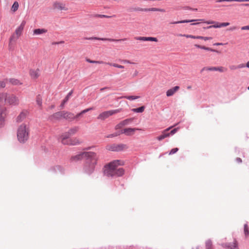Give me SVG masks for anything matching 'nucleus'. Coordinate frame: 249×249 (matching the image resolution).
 <instances>
[{
    "label": "nucleus",
    "instance_id": "nucleus-1",
    "mask_svg": "<svg viewBox=\"0 0 249 249\" xmlns=\"http://www.w3.org/2000/svg\"><path fill=\"white\" fill-rule=\"evenodd\" d=\"M83 159H86L84 165V170L89 171L94 170L99 160L98 156L95 152L91 151L80 152L75 155L71 156L70 161L71 162H76Z\"/></svg>",
    "mask_w": 249,
    "mask_h": 249
},
{
    "label": "nucleus",
    "instance_id": "nucleus-2",
    "mask_svg": "<svg viewBox=\"0 0 249 249\" xmlns=\"http://www.w3.org/2000/svg\"><path fill=\"white\" fill-rule=\"evenodd\" d=\"M0 104L8 106H18L20 104V99L16 94L8 92L0 93Z\"/></svg>",
    "mask_w": 249,
    "mask_h": 249
},
{
    "label": "nucleus",
    "instance_id": "nucleus-3",
    "mask_svg": "<svg viewBox=\"0 0 249 249\" xmlns=\"http://www.w3.org/2000/svg\"><path fill=\"white\" fill-rule=\"evenodd\" d=\"M30 127L25 124H22L18 128L17 131V138L18 142L24 143L26 142L30 135Z\"/></svg>",
    "mask_w": 249,
    "mask_h": 249
},
{
    "label": "nucleus",
    "instance_id": "nucleus-4",
    "mask_svg": "<svg viewBox=\"0 0 249 249\" xmlns=\"http://www.w3.org/2000/svg\"><path fill=\"white\" fill-rule=\"evenodd\" d=\"M124 161L122 160H114L107 164H106L104 167V171L115 170L119 166L124 165Z\"/></svg>",
    "mask_w": 249,
    "mask_h": 249
},
{
    "label": "nucleus",
    "instance_id": "nucleus-5",
    "mask_svg": "<svg viewBox=\"0 0 249 249\" xmlns=\"http://www.w3.org/2000/svg\"><path fill=\"white\" fill-rule=\"evenodd\" d=\"M25 21H23L20 25L16 29L15 33L10 38V43L16 41L22 35V31L25 25Z\"/></svg>",
    "mask_w": 249,
    "mask_h": 249
},
{
    "label": "nucleus",
    "instance_id": "nucleus-6",
    "mask_svg": "<svg viewBox=\"0 0 249 249\" xmlns=\"http://www.w3.org/2000/svg\"><path fill=\"white\" fill-rule=\"evenodd\" d=\"M121 111V109H117L114 110H110L108 111H104L101 113L97 117V119L99 120H104L109 117L118 113Z\"/></svg>",
    "mask_w": 249,
    "mask_h": 249
},
{
    "label": "nucleus",
    "instance_id": "nucleus-7",
    "mask_svg": "<svg viewBox=\"0 0 249 249\" xmlns=\"http://www.w3.org/2000/svg\"><path fill=\"white\" fill-rule=\"evenodd\" d=\"M52 8L53 10L57 11H68L69 8L66 3L60 1H55L52 4Z\"/></svg>",
    "mask_w": 249,
    "mask_h": 249
},
{
    "label": "nucleus",
    "instance_id": "nucleus-8",
    "mask_svg": "<svg viewBox=\"0 0 249 249\" xmlns=\"http://www.w3.org/2000/svg\"><path fill=\"white\" fill-rule=\"evenodd\" d=\"M81 140L76 137L69 138L66 142H63V144L65 145H76L81 143Z\"/></svg>",
    "mask_w": 249,
    "mask_h": 249
},
{
    "label": "nucleus",
    "instance_id": "nucleus-9",
    "mask_svg": "<svg viewBox=\"0 0 249 249\" xmlns=\"http://www.w3.org/2000/svg\"><path fill=\"white\" fill-rule=\"evenodd\" d=\"M85 39H88V40H103V41H108L110 42H114V41L119 42V41H124V40H126V38L115 39L108 38H99V37H86Z\"/></svg>",
    "mask_w": 249,
    "mask_h": 249
},
{
    "label": "nucleus",
    "instance_id": "nucleus-10",
    "mask_svg": "<svg viewBox=\"0 0 249 249\" xmlns=\"http://www.w3.org/2000/svg\"><path fill=\"white\" fill-rule=\"evenodd\" d=\"M222 247L227 249H235L238 247V243L235 239H233L232 243H223L221 244Z\"/></svg>",
    "mask_w": 249,
    "mask_h": 249
},
{
    "label": "nucleus",
    "instance_id": "nucleus-11",
    "mask_svg": "<svg viewBox=\"0 0 249 249\" xmlns=\"http://www.w3.org/2000/svg\"><path fill=\"white\" fill-rule=\"evenodd\" d=\"M141 129L138 128H126L122 130L120 134H124L126 136H132L136 130H140Z\"/></svg>",
    "mask_w": 249,
    "mask_h": 249
},
{
    "label": "nucleus",
    "instance_id": "nucleus-12",
    "mask_svg": "<svg viewBox=\"0 0 249 249\" xmlns=\"http://www.w3.org/2000/svg\"><path fill=\"white\" fill-rule=\"evenodd\" d=\"M173 126H170L166 128V129L163 130L161 132V134L160 136L157 137V139L158 141H160L167 137H169L170 136V133H168V131Z\"/></svg>",
    "mask_w": 249,
    "mask_h": 249
},
{
    "label": "nucleus",
    "instance_id": "nucleus-13",
    "mask_svg": "<svg viewBox=\"0 0 249 249\" xmlns=\"http://www.w3.org/2000/svg\"><path fill=\"white\" fill-rule=\"evenodd\" d=\"M134 11H159L161 12H164L165 10L163 9H160V8H149V9H143L141 8H136L134 9Z\"/></svg>",
    "mask_w": 249,
    "mask_h": 249
},
{
    "label": "nucleus",
    "instance_id": "nucleus-14",
    "mask_svg": "<svg viewBox=\"0 0 249 249\" xmlns=\"http://www.w3.org/2000/svg\"><path fill=\"white\" fill-rule=\"evenodd\" d=\"M137 40L141 41H155L158 42V40L156 37H144V36H138L135 38Z\"/></svg>",
    "mask_w": 249,
    "mask_h": 249
},
{
    "label": "nucleus",
    "instance_id": "nucleus-15",
    "mask_svg": "<svg viewBox=\"0 0 249 249\" xmlns=\"http://www.w3.org/2000/svg\"><path fill=\"white\" fill-rule=\"evenodd\" d=\"M179 88H180L179 86H175L173 88L168 89L166 91V96L169 97L173 95L177 91L179 90Z\"/></svg>",
    "mask_w": 249,
    "mask_h": 249
},
{
    "label": "nucleus",
    "instance_id": "nucleus-16",
    "mask_svg": "<svg viewBox=\"0 0 249 249\" xmlns=\"http://www.w3.org/2000/svg\"><path fill=\"white\" fill-rule=\"evenodd\" d=\"M29 73L32 79H36L39 76V69L31 70Z\"/></svg>",
    "mask_w": 249,
    "mask_h": 249
},
{
    "label": "nucleus",
    "instance_id": "nucleus-17",
    "mask_svg": "<svg viewBox=\"0 0 249 249\" xmlns=\"http://www.w3.org/2000/svg\"><path fill=\"white\" fill-rule=\"evenodd\" d=\"M62 117L71 120L74 119V115L73 113L69 112L62 111Z\"/></svg>",
    "mask_w": 249,
    "mask_h": 249
},
{
    "label": "nucleus",
    "instance_id": "nucleus-18",
    "mask_svg": "<svg viewBox=\"0 0 249 249\" xmlns=\"http://www.w3.org/2000/svg\"><path fill=\"white\" fill-rule=\"evenodd\" d=\"M128 148V146L124 143L116 144V152L125 150Z\"/></svg>",
    "mask_w": 249,
    "mask_h": 249
},
{
    "label": "nucleus",
    "instance_id": "nucleus-19",
    "mask_svg": "<svg viewBox=\"0 0 249 249\" xmlns=\"http://www.w3.org/2000/svg\"><path fill=\"white\" fill-rule=\"evenodd\" d=\"M5 107H0V119L5 120L7 115Z\"/></svg>",
    "mask_w": 249,
    "mask_h": 249
},
{
    "label": "nucleus",
    "instance_id": "nucleus-20",
    "mask_svg": "<svg viewBox=\"0 0 249 249\" xmlns=\"http://www.w3.org/2000/svg\"><path fill=\"white\" fill-rule=\"evenodd\" d=\"M203 20H204L203 19H196V20H195V19L183 20H180V21L172 22L170 23L175 24H179V23H188V22H193L194 21H200L201 22H203Z\"/></svg>",
    "mask_w": 249,
    "mask_h": 249
},
{
    "label": "nucleus",
    "instance_id": "nucleus-21",
    "mask_svg": "<svg viewBox=\"0 0 249 249\" xmlns=\"http://www.w3.org/2000/svg\"><path fill=\"white\" fill-rule=\"evenodd\" d=\"M195 46L197 48H200V49H203V50H207V51H210L213 52L220 53V52L217 50L213 49L211 48L205 47L204 46H201V45H199L198 44H195Z\"/></svg>",
    "mask_w": 249,
    "mask_h": 249
},
{
    "label": "nucleus",
    "instance_id": "nucleus-22",
    "mask_svg": "<svg viewBox=\"0 0 249 249\" xmlns=\"http://www.w3.org/2000/svg\"><path fill=\"white\" fill-rule=\"evenodd\" d=\"M47 32V30L42 28V29H36L33 31L34 34L36 35H39L45 34Z\"/></svg>",
    "mask_w": 249,
    "mask_h": 249
},
{
    "label": "nucleus",
    "instance_id": "nucleus-23",
    "mask_svg": "<svg viewBox=\"0 0 249 249\" xmlns=\"http://www.w3.org/2000/svg\"><path fill=\"white\" fill-rule=\"evenodd\" d=\"M26 115H27L26 112L22 111L17 117V122H21L25 118Z\"/></svg>",
    "mask_w": 249,
    "mask_h": 249
},
{
    "label": "nucleus",
    "instance_id": "nucleus-24",
    "mask_svg": "<svg viewBox=\"0 0 249 249\" xmlns=\"http://www.w3.org/2000/svg\"><path fill=\"white\" fill-rule=\"evenodd\" d=\"M105 176L109 177H114L117 175V176H121L123 175L122 172H104Z\"/></svg>",
    "mask_w": 249,
    "mask_h": 249
},
{
    "label": "nucleus",
    "instance_id": "nucleus-25",
    "mask_svg": "<svg viewBox=\"0 0 249 249\" xmlns=\"http://www.w3.org/2000/svg\"><path fill=\"white\" fill-rule=\"evenodd\" d=\"M70 136L71 135L68 132L62 134L60 137L61 142L63 144V142H66L69 138H70Z\"/></svg>",
    "mask_w": 249,
    "mask_h": 249
},
{
    "label": "nucleus",
    "instance_id": "nucleus-26",
    "mask_svg": "<svg viewBox=\"0 0 249 249\" xmlns=\"http://www.w3.org/2000/svg\"><path fill=\"white\" fill-rule=\"evenodd\" d=\"M106 149L111 151H116V144L113 143L106 146Z\"/></svg>",
    "mask_w": 249,
    "mask_h": 249
},
{
    "label": "nucleus",
    "instance_id": "nucleus-27",
    "mask_svg": "<svg viewBox=\"0 0 249 249\" xmlns=\"http://www.w3.org/2000/svg\"><path fill=\"white\" fill-rule=\"evenodd\" d=\"M62 115H63V114H62V112H56L54 114H53L51 117V119L52 120H53L54 119H60L61 117H62Z\"/></svg>",
    "mask_w": 249,
    "mask_h": 249
},
{
    "label": "nucleus",
    "instance_id": "nucleus-28",
    "mask_svg": "<svg viewBox=\"0 0 249 249\" xmlns=\"http://www.w3.org/2000/svg\"><path fill=\"white\" fill-rule=\"evenodd\" d=\"M230 25V23L229 22H223L219 23V26H210L207 27H206L207 29H209L211 28H221L222 27H226ZM205 29V28H204Z\"/></svg>",
    "mask_w": 249,
    "mask_h": 249
},
{
    "label": "nucleus",
    "instance_id": "nucleus-29",
    "mask_svg": "<svg viewBox=\"0 0 249 249\" xmlns=\"http://www.w3.org/2000/svg\"><path fill=\"white\" fill-rule=\"evenodd\" d=\"M206 249H214L212 241L208 240L205 242Z\"/></svg>",
    "mask_w": 249,
    "mask_h": 249
},
{
    "label": "nucleus",
    "instance_id": "nucleus-30",
    "mask_svg": "<svg viewBox=\"0 0 249 249\" xmlns=\"http://www.w3.org/2000/svg\"><path fill=\"white\" fill-rule=\"evenodd\" d=\"M145 109L144 106H142L138 108H133L132 109V111L134 112H137V113H142L144 111Z\"/></svg>",
    "mask_w": 249,
    "mask_h": 249
},
{
    "label": "nucleus",
    "instance_id": "nucleus-31",
    "mask_svg": "<svg viewBox=\"0 0 249 249\" xmlns=\"http://www.w3.org/2000/svg\"><path fill=\"white\" fill-rule=\"evenodd\" d=\"M132 121H133V119L129 118V119H125L124 120L121 121V123H122V125L124 126L128 125L129 124L131 123Z\"/></svg>",
    "mask_w": 249,
    "mask_h": 249
},
{
    "label": "nucleus",
    "instance_id": "nucleus-32",
    "mask_svg": "<svg viewBox=\"0 0 249 249\" xmlns=\"http://www.w3.org/2000/svg\"><path fill=\"white\" fill-rule=\"evenodd\" d=\"M106 64H107V65H108L111 66H113L114 67L117 68L119 69H124V66L118 64L117 63H111L107 62V63H106Z\"/></svg>",
    "mask_w": 249,
    "mask_h": 249
},
{
    "label": "nucleus",
    "instance_id": "nucleus-33",
    "mask_svg": "<svg viewBox=\"0 0 249 249\" xmlns=\"http://www.w3.org/2000/svg\"><path fill=\"white\" fill-rule=\"evenodd\" d=\"M217 2H221L224 1H237V2H245L249 1V0H217L216 1Z\"/></svg>",
    "mask_w": 249,
    "mask_h": 249
},
{
    "label": "nucleus",
    "instance_id": "nucleus-34",
    "mask_svg": "<svg viewBox=\"0 0 249 249\" xmlns=\"http://www.w3.org/2000/svg\"><path fill=\"white\" fill-rule=\"evenodd\" d=\"M19 7L18 3L17 1H15L12 6L11 10L14 12L18 10Z\"/></svg>",
    "mask_w": 249,
    "mask_h": 249
},
{
    "label": "nucleus",
    "instance_id": "nucleus-35",
    "mask_svg": "<svg viewBox=\"0 0 249 249\" xmlns=\"http://www.w3.org/2000/svg\"><path fill=\"white\" fill-rule=\"evenodd\" d=\"M216 67H207L203 68L201 71H215Z\"/></svg>",
    "mask_w": 249,
    "mask_h": 249
},
{
    "label": "nucleus",
    "instance_id": "nucleus-36",
    "mask_svg": "<svg viewBox=\"0 0 249 249\" xmlns=\"http://www.w3.org/2000/svg\"><path fill=\"white\" fill-rule=\"evenodd\" d=\"M86 61L90 63H96V64H106V63H107V62H104V61H102L91 60L89 59H87Z\"/></svg>",
    "mask_w": 249,
    "mask_h": 249
},
{
    "label": "nucleus",
    "instance_id": "nucleus-37",
    "mask_svg": "<svg viewBox=\"0 0 249 249\" xmlns=\"http://www.w3.org/2000/svg\"><path fill=\"white\" fill-rule=\"evenodd\" d=\"M244 234L246 237H247L249 235V228L248 227V225L246 224L244 225Z\"/></svg>",
    "mask_w": 249,
    "mask_h": 249
},
{
    "label": "nucleus",
    "instance_id": "nucleus-38",
    "mask_svg": "<svg viewBox=\"0 0 249 249\" xmlns=\"http://www.w3.org/2000/svg\"><path fill=\"white\" fill-rule=\"evenodd\" d=\"M177 36H184V37H185L186 38H191L196 39V36H193V35H191L178 34L177 35Z\"/></svg>",
    "mask_w": 249,
    "mask_h": 249
},
{
    "label": "nucleus",
    "instance_id": "nucleus-39",
    "mask_svg": "<svg viewBox=\"0 0 249 249\" xmlns=\"http://www.w3.org/2000/svg\"><path fill=\"white\" fill-rule=\"evenodd\" d=\"M78 130V127H74L71 129H70L68 131L69 133H70V135H72L76 133Z\"/></svg>",
    "mask_w": 249,
    "mask_h": 249
},
{
    "label": "nucleus",
    "instance_id": "nucleus-40",
    "mask_svg": "<svg viewBox=\"0 0 249 249\" xmlns=\"http://www.w3.org/2000/svg\"><path fill=\"white\" fill-rule=\"evenodd\" d=\"M227 69L223 67L220 66V67H216V70L215 71H218L221 72H223L226 71Z\"/></svg>",
    "mask_w": 249,
    "mask_h": 249
},
{
    "label": "nucleus",
    "instance_id": "nucleus-41",
    "mask_svg": "<svg viewBox=\"0 0 249 249\" xmlns=\"http://www.w3.org/2000/svg\"><path fill=\"white\" fill-rule=\"evenodd\" d=\"M244 67H245V66L244 64H240L237 66H231L230 67V68L231 70H235L236 69L242 68H244Z\"/></svg>",
    "mask_w": 249,
    "mask_h": 249
},
{
    "label": "nucleus",
    "instance_id": "nucleus-42",
    "mask_svg": "<svg viewBox=\"0 0 249 249\" xmlns=\"http://www.w3.org/2000/svg\"><path fill=\"white\" fill-rule=\"evenodd\" d=\"M124 98L128 100H135L140 98V97L139 96H125Z\"/></svg>",
    "mask_w": 249,
    "mask_h": 249
},
{
    "label": "nucleus",
    "instance_id": "nucleus-43",
    "mask_svg": "<svg viewBox=\"0 0 249 249\" xmlns=\"http://www.w3.org/2000/svg\"><path fill=\"white\" fill-rule=\"evenodd\" d=\"M10 81L13 85H17L18 84H21L19 81L17 79H12Z\"/></svg>",
    "mask_w": 249,
    "mask_h": 249
},
{
    "label": "nucleus",
    "instance_id": "nucleus-44",
    "mask_svg": "<svg viewBox=\"0 0 249 249\" xmlns=\"http://www.w3.org/2000/svg\"><path fill=\"white\" fill-rule=\"evenodd\" d=\"M178 151V148H173L171 150V151L169 153V155H171L174 154L176 153Z\"/></svg>",
    "mask_w": 249,
    "mask_h": 249
},
{
    "label": "nucleus",
    "instance_id": "nucleus-45",
    "mask_svg": "<svg viewBox=\"0 0 249 249\" xmlns=\"http://www.w3.org/2000/svg\"><path fill=\"white\" fill-rule=\"evenodd\" d=\"M120 134V133H114V134H109V135H107L106 137L107 138L115 137H116V136L119 135Z\"/></svg>",
    "mask_w": 249,
    "mask_h": 249
},
{
    "label": "nucleus",
    "instance_id": "nucleus-46",
    "mask_svg": "<svg viewBox=\"0 0 249 249\" xmlns=\"http://www.w3.org/2000/svg\"><path fill=\"white\" fill-rule=\"evenodd\" d=\"M36 103H37V105H39V106H41V104H42L41 99L39 97H37Z\"/></svg>",
    "mask_w": 249,
    "mask_h": 249
},
{
    "label": "nucleus",
    "instance_id": "nucleus-47",
    "mask_svg": "<svg viewBox=\"0 0 249 249\" xmlns=\"http://www.w3.org/2000/svg\"><path fill=\"white\" fill-rule=\"evenodd\" d=\"M122 127H123V125H122V123L121 122L115 126V128L116 130H117L122 128Z\"/></svg>",
    "mask_w": 249,
    "mask_h": 249
},
{
    "label": "nucleus",
    "instance_id": "nucleus-48",
    "mask_svg": "<svg viewBox=\"0 0 249 249\" xmlns=\"http://www.w3.org/2000/svg\"><path fill=\"white\" fill-rule=\"evenodd\" d=\"M93 108L92 107H90V108H87L86 109H84L83 110H82L81 112L82 114L89 111V110H92Z\"/></svg>",
    "mask_w": 249,
    "mask_h": 249
},
{
    "label": "nucleus",
    "instance_id": "nucleus-49",
    "mask_svg": "<svg viewBox=\"0 0 249 249\" xmlns=\"http://www.w3.org/2000/svg\"><path fill=\"white\" fill-rule=\"evenodd\" d=\"M178 128H174V129H173L171 131V132L169 133H170V135H174V134H175L178 130Z\"/></svg>",
    "mask_w": 249,
    "mask_h": 249
},
{
    "label": "nucleus",
    "instance_id": "nucleus-50",
    "mask_svg": "<svg viewBox=\"0 0 249 249\" xmlns=\"http://www.w3.org/2000/svg\"><path fill=\"white\" fill-rule=\"evenodd\" d=\"M6 86V84L4 81H0V89L3 88Z\"/></svg>",
    "mask_w": 249,
    "mask_h": 249
},
{
    "label": "nucleus",
    "instance_id": "nucleus-51",
    "mask_svg": "<svg viewBox=\"0 0 249 249\" xmlns=\"http://www.w3.org/2000/svg\"><path fill=\"white\" fill-rule=\"evenodd\" d=\"M5 120L0 119V128L2 127L4 125Z\"/></svg>",
    "mask_w": 249,
    "mask_h": 249
},
{
    "label": "nucleus",
    "instance_id": "nucleus-52",
    "mask_svg": "<svg viewBox=\"0 0 249 249\" xmlns=\"http://www.w3.org/2000/svg\"><path fill=\"white\" fill-rule=\"evenodd\" d=\"M241 30H249V25H247L245 26H243L241 27Z\"/></svg>",
    "mask_w": 249,
    "mask_h": 249
},
{
    "label": "nucleus",
    "instance_id": "nucleus-53",
    "mask_svg": "<svg viewBox=\"0 0 249 249\" xmlns=\"http://www.w3.org/2000/svg\"><path fill=\"white\" fill-rule=\"evenodd\" d=\"M184 9H186V10H195V11H197V9L196 8V9H193L192 8H191L189 6H186V7H184L183 8Z\"/></svg>",
    "mask_w": 249,
    "mask_h": 249
},
{
    "label": "nucleus",
    "instance_id": "nucleus-54",
    "mask_svg": "<svg viewBox=\"0 0 249 249\" xmlns=\"http://www.w3.org/2000/svg\"><path fill=\"white\" fill-rule=\"evenodd\" d=\"M122 61L124 63L130 64H134L133 62H132L130 60H126V59L125 60H123Z\"/></svg>",
    "mask_w": 249,
    "mask_h": 249
},
{
    "label": "nucleus",
    "instance_id": "nucleus-55",
    "mask_svg": "<svg viewBox=\"0 0 249 249\" xmlns=\"http://www.w3.org/2000/svg\"><path fill=\"white\" fill-rule=\"evenodd\" d=\"M139 71L137 70H135L134 73L133 74V77H135L138 76Z\"/></svg>",
    "mask_w": 249,
    "mask_h": 249
},
{
    "label": "nucleus",
    "instance_id": "nucleus-56",
    "mask_svg": "<svg viewBox=\"0 0 249 249\" xmlns=\"http://www.w3.org/2000/svg\"><path fill=\"white\" fill-rule=\"evenodd\" d=\"M69 99L70 98L66 96V97L65 98V99L63 100V103H66L68 102V101L69 100Z\"/></svg>",
    "mask_w": 249,
    "mask_h": 249
},
{
    "label": "nucleus",
    "instance_id": "nucleus-57",
    "mask_svg": "<svg viewBox=\"0 0 249 249\" xmlns=\"http://www.w3.org/2000/svg\"><path fill=\"white\" fill-rule=\"evenodd\" d=\"M236 161H237V163H241L242 162V160L241 158H237L236 159Z\"/></svg>",
    "mask_w": 249,
    "mask_h": 249
},
{
    "label": "nucleus",
    "instance_id": "nucleus-58",
    "mask_svg": "<svg viewBox=\"0 0 249 249\" xmlns=\"http://www.w3.org/2000/svg\"><path fill=\"white\" fill-rule=\"evenodd\" d=\"M98 16L99 17H100V18H103V17H104V18H109L110 17L109 16H107L104 15H99Z\"/></svg>",
    "mask_w": 249,
    "mask_h": 249
},
{
    "label": "nucleus",
    "instance_id": "nucleus-59",
    "mask_svg": "<svg viewBox=\"0 0 249 249\" xmlns=\"http://www.w3.org/2000/svg\"><path fill=\"white\" fill-rule=\"evenodd\" d=\"M212 39V38L209 37H204V36L202 37V39H203L204 40H209V39Z\"/></svg>",
    "mask_w": 249,
    "mask_h": 249
},
{
    "label": "nucleus",
    "instance_id": "nucleus-60",
    "mask_svg": "<svg viewBox=\"0 0 249 249\" xmlns=\"http://www.w3.org/2000/svg\"><path fill=\"white\" fill-rule=\"evenodd\" d=\"M82 114L80 112V113H78L76 116H74V119L79 117Z\"/></svg>",
    "mask_w": 249,
    "mask_h": 249
},
{
    "label": "nucleus",
    "instance_id": "nucleus-61",
    "mask_svg": "<svg viewBox=\"0 0 249 249\" xmlns=\"http://www.w3.org/2000/svg\"><path fill=\"white\" fill-rule=\"evenodd\" d=\"M72 94V91H71L68 94V95H67V97H68L69 98H70V97L71 96Z\"/></svg>",
    "mask_w": 249,
    "mask_h": 249
},
{
    "label": "nucleus",
    "instance_id": "nucleus-62",
    "mask_svg": "<svg viewBox=\"0 0 249 249\" xmlns=\"http://www.w3.org/2000/svg\"><path fill=\"white\" fill-rule=\"evenodd\" d=\"M206 23H207L208 24H213V23H215L214 21H206L205 22Z\"/></svg>",
    "mask_w": 249,
    "mask_h": 249
},
{
    "label": "nucleus",
    "instance_id": "nucleus-63",
    "mask_svg": "<svg viewBox=\"0 0 249 249\" xmlns=\"http://www.w3.org/2000/svg\"><path fill=\"white\" fill-rule=\"evenodd\" d=\"M61 169V168L60 166H56L55 167V169L54 170H60Z\"/></svg>",
    "mask_w": 249,
    "mask_h": 249
},
{
    "label": "nucleus",
    "instance_id": "nucleus-64",
    "mask_svg": "<svg viewBox=\"0 0 249 249\" xmlns=\"http://www.w3.org/2000/svg\"><path fill=\"white\" fill-rule=\"evenodd\" d=\"M66 103H63V101L62 102V103L60 105V107L61 108H63L64 107V105Z\"/></svg>",
    "mask_w": 249,
    "mask_h": 249
}]
</instances>
